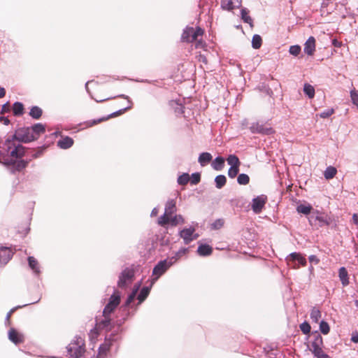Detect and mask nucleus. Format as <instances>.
Wrapping results in <instances>:
<instances>
[{
	"instance_id": "f257e3e1",
	"label": "nucleus",
	"mask_w": 358,
	"mask_h": 358,
	"mask_svg": "<svg viewBox=\"0 0 358 358\" xmlns=\"http://www.w3.org/2000/svg\"><path fill=\"white\" fill-rule=\"evenodd\" d=\"M2 149L6 154L3 164L10 167L13 173L22 171V134L20 129L5 141Z\"/></svg>"
},
{
	"instance_id": "f03ea898",
	"label": "nucleus",
	"mask_w": 358,
	"mask_h": 358,
	"mask_svg": "<svg viewBox=\"0 0 358 358\" xmlns=\"http://www.w3.org/2000/svg\"><path fill=\"white\" fill-rule=\"evenodd\" d=\"M120 301V296L119 295L113 294L108 303L106 306L103 311V316L104 318L101 320L96 319V327L99 329H108L110 325V314L115 310L119 305Z\"/></svg>"
},
{
	"instance_id": "7ed1b4c3",
	"label": "nucleus",
	"mask_w": 358,
	"mask_h": 358,
	"mask_svg": "<svg viewBox=\"0 0 358 358\" xmlns=\"http://www.w3.org/2000/svg\"><path fill=\"white\" fill-rule=\"evenodd\" d=\"M203 33V29L199 27L196 28L187 27L184 29L181 39L182 41L187 43L195 41L196 48H203L205 45V43L202 40L199 39V37L202 36Z\"/></svg>"
},
{
	"instance_id": "20e7f679",
	"label": "nucleus",
	"mask_w": 358,
	"mask_h": 358,
	"mask_svg": "<svg viewBox=\"0 0 358 358\" xmlns=\"http://www.w3.org/2000/svg\"><path fill=\"white\" fill-rule=\"evenodd\" d=\"M45 126L41 123L34 124L30 127L24 128V143L31 142L38 139L45 133Z\"/></svg>"
},
{
	"instance_id": "39448f33",
	"label": "nucleus",
	"mask_w": 358,
	"mask_h": 358,
	"mask_svg": "<svg viewBox=\"0 0 358 358\" xmlns=\"http://www.w3.org/2000/svg\"><path fill=\"white\" fill-rule=\"evenodd\" d=\"M67 351L73 358H80L85 352V341L80 336L75 337V339L68 345Z\"/></svg>"
},
{
	"instance_id": "423d86ee",
	"label": "nucleus",
	"mask_w": 358,
	"mask_h": 358,
	"mask_svg": "<svg viewBox=\"0 0 358 358\" xmlns=\"http://www.w3.org/2000/svg\"><path fill=\"white\" fill-rule=\"evenodd\" d=\"M175 261L173 259H166L158 262L154 267L152 271V275L154 278L152 280L150 287L173 264Z\"/></svg>"
},
{
	"instance_id": "0eeeda50",
	"label": "nucleus",
	"mask_w": 358,
	"mask_h": 358,
	"mask_svg": "<svg viewBox=\"0 0 358 358\" xmlns=\"http://www.w3.org/2000/svg\"><path fill=\"white\" fill-rule=\"evenodd\" d=\"M176 211V201L173 199L169 200L165 206L164 213L158 219V224L165 226L169 222V217L172 216Z\"/></svg>"
},
{
	"instance_id": "6e6552de",
	"label": "nucleus",
	"mask_w": 358,
	"mask_h": 358,
	"mask_svg": "<svg viewBox=\"0 0 358 358\" xmlns=\"http://www.w3.org/2000/svg\"><path fill=\"white\" fill-rule=\"evenodd\" d=\"M309 222L311 225H318L322 227L330 224V218L324 213L317 212L315 215L309 217Z\"/></svg>"
},
{
	"instance_id": "1a4fd4ad",
	"label": "nucleus",
	"mask_w": 358,
	"mask_h": 358,
	"mask_svg": "<svg viewBox=\"0 0 358 358\" xmlns=\"http://www.w3.org/2000/svg\"><path fill=\"white\" fill-rule=\"evenodd\" d=\"M134 276V271L132 268H127L120 274L118 280V286L123 287L131 283Z\"/></svg>"
},
{
	"instance_id": "9d476101",
	"label": "nucleus",
	"mask_w": 358,
	"mask_h": 358,
	"mask_svg": "<svg viewBox=\"0 0 358 358\" xmlns=\"http://www.w3.org/2000/svg\"><path fill=\"white\" fill-rule=\"evenodd\" d=\"M267 201V196L262 194L254 198L252 201V210L256 214L260 213Z\"/></svg>"
},
{
	"instance_id": "9b49d317",
	"label": "nucleus",
	"mask_w": 358,
	"mask_h": 358,
	"mask_svg": "<svg viewBox=\"0 0 358 358\" xmlns=\"http://www.w3.org/2000/svg\"><path fill=\"white\" fill-rule=\"evenodd\" d=\"M195 229L193 227L185 228L180 231V236L183 239L184 243L187 245L192 241L197 238L198 235L194 234Z\"/></svg>"
},
{
	"instance_id": "f8f14e48",
	"label": "nucleus",
	"mask_w": 358,
	"mask_h": 358,
	"mask_svg": "<svg viewBox=\"0 0 358 358\" xmlns=\"http://www.w3.org/2000/svg\"><path fill=\"white\" fill-rule=\"evenodd\" d=\"M250 129L252 134L269 135L273 133L271 127H265L264 124H259V122L253 123L250 126Z\"/></svg>"
},
{
	"instance_id": "ddd939ff",
	"label": "nucleus",
	"mask_w": 358,
	"mask_h": 358,
	"mask_svg": "<svg viewBox=\"0 0 358 358\" xmlns=\"http://www.w3.org/2000/svg\"><path fill=\"white\" fill-rule=\"evenodd\" d=\"M13 256L12 250L8 247H0V266L6 265Z\"/></svg>"
},
{
	"instance_id": "4468645a",
	"label": "nucleus",
	"mask_w": 358,
	"mask_h": 358,
	"mask_svg": "<svg viewBox=\"0 0 358 358\" xmlns=\"http://www.w3.org/2000/svg\"><path fill=\"white\" fill-rule=\"evenodd\" d=\"M241 6V0H222L221 8L226 10H232Z\"/></svg>"
},
{
	"instance_id": "2eb2a0df",
	"label": "nucleus",
	"mask_w": 358,
	"mask_h": 358,
	"mask_svg": "<svg viewBox=\"0 0 358 358\" xmlns=\"http://www.w3.org/2000/svg\"><path fill=\"white\" fill-rule=\"evenodd\" d=\"M304 52L308 55H313L315 51V39L313 36H310L306 41L303 48Z\"/></svg>"
},
{
	"instance_id": "dca6fc26",
	"label": "nucleus",
	"mask_w": 358,
	"mask_h": 358,
	"mask_svg": "<svg viewBox=\"0 0 358 358\" xmlns=\"http://www.w3.org/2000/svg\"><path fill=\"white\" fill-rule=\"evenodd\" d=\"M322 344V338L318 335L315 341L311 343L310 351L313 354L314 357L324 352L320 346Z\"/></svg>"
},
{
	"instance_id": "f3484780",
	"label": "nucleus",
	"mask_w": 358,
	"mask_h": 358,
	"mask_svg": "<svg viewBox=\"0 0 358 358\" xmlns=\"http://www.w3.org/2000/svg\"><path fill=\"white\" fill-rule=\"evenodd\" d=\"M286 260L288 261H297L299 264L302 266H306L307 261L304 256H303L299 252H292L289 255V256L286 258Z\"/></svg>"
},
{
	"instance_id": "a211bd4d",
	"label": "nucleus",
	"mask_w": 358,
	"mask_h": 358,
	"mask_svg": "<svg viewBox=\"0 0 358 358\" xmlns=\"http://www.w3.org/2000/svg\"><path fill=\"white\" fill-rule=\"evenodd\" d=\"M8 339L15 345H18L22 341V336L14 328H10L8 333Z\"/></svg>"
},
{
	"instance_id": "6ab92c4d",
	"label": "nucleus",
	"mask_w": 358,
	"mask_h": 358,
	"mask_svg": "<svg viewBox=\"0 0 358 358\" xmlns=\"http://www.w3.org/2000/svg\"><path fill=\"white\" fill-rule=\"evenodd\" d=\"M28 264L29 268L32 270L34 273L39 275L41 273L40 266L38 261L34 257H28Z\"/></svg>"
},
{
	"instance_id": "aec40b11",
	"label": "nucleus",
	"mask_w": 358,
	"mask_h": 358,
	"mask_svg": "<svg viewBox=\"0 0 358 358\" xmlns=\"http://www.w3.org/2000/svg\"><path fill=\"white\" fill-rule=\"evenodd\" d=\"M73 144V140L69 136H66L57 141V146L62 149H68L71 148Z\"/></svg>"
},
{
	"instance_id": "412c9836",
	"label": "nucleus",
	"mask_w": 358,
	"mask_h": 358,
	"mask_svg": "<svg viewBox=\"0 0 358 358\" xmlns=\"http://www.w3.org/2000/svg\"><path fill=\"white\" fill-rule=\"evenodd\" d=\"M338 276L343 286H347L349 284L348 273L345 267L339 268Z\"/></svg>"
},
{
	"instance_id": "4be33fe9",
	"label": "nucleus",
	"mask_w": 358,
	"mask_h": 358,
	"mask_svg": "<svg viewBox=\"0 0 358 358\" xmlns=\"http://www.w3.org/2000/svg\"><path fill=\"white\" fill-rule=\"evenodd\" d=\"M212 155L209 152H202L200 154L198 162L201 166H205L212 160Z\"/></svg>"
},
{
	"instance_id": "5701e85b",
	"label": "nucleus",
	"mask_w": 358,
	"mask_h": 358,
	"mask_svg": "<svg viewBox=\"0 0 358 358\" xmlns=\"http://www.w3.org/2000/svg\"><path fill=\"white\" fill-rule=\"evenodd\" d=\"M110 343L108 342V339L106 338L105 343L101 345L99 348L98 357L99 358H103L106 355L108 351L110 350Z\"/></svg>"
},
{
	"instance_id": "b1692460",
	"label": "nucleus",
	"mask_w": 358,
	"mask_h": 358,
	"mask_svg": "<svg viewBox=\"0 0 358 358\" xmlns=\"http://www.w3.org/2000/svg\"><path fill=\"white\" fill-rule=\"evenodd\" d=\"M212 248L206 244H201L197 248V252L200 256H208L212 253Z\"/></svg>"
},
{
	"instance_id": "393cba45",
	"label": "nucleus",
	"mask_w": 358,
	"mask_h": 358,
	"mask_svg": "<svg viewBox=\"0 0 358 358\" xmlns=\"http://www.w3.org/2000/svg\"><path fill=\"white\" fill-rule=\"evenodd\" d=\"M211 166L214 170L221 171L224 166V159L222 157H217L213 161Z\"/></svg>"
},
{
	"instance_id": "a878e982",
	"label": "nucleus",
	"mask_w": 358,
	"mask_h": 358,
	"mask_svg": "<svg viewBox=\"0 0 358 358\" xmlns=\"http://www.w3.org/2000/svg\"><path fill=\"white\" fill-rule=\"evenodd\" d=\"M185 223V220L181 215H176L174 216L169 217V222L171 226H176L179 224Z\"/></svg>"
},
{
	"instance_id": "bb28decb",
	"label": "nucleus",
	"mask_w": 358,
	"mask_h": 358,
	"mask_svg": "<svg viewBox=\"0 0 358 358\" xmlns=\"http://www.w3.org/2000/svg\"><path fill=\"white\" fill-rule=\"evenodd\" d=\"M322 314L320 310L316 308L313 307L310 312V319L312 322L315 323H318L320 319L321 318Z\"/></svg>"
},
{
	"instance_id": "cd10ccee",
	"label": "nucleus",
	"mask_w": 358,
	"mask_h": 358,
	"mask_svg": "<svg viewBox=\"0 0 358 358\" xmlns=\"http://www.w3.org/2000/svg\"><path fill=\"white\" fill-rule=\"evenodd\" d=\"M303 92L308 96L309 99H313L315 96V88L313 85L308 83L304 84Z\"/></svg>"
},
{
	"instance_id": "c85d7f7f",
	"label": "nucleus",
	"mask_w": 358,
	"mask_h": 358,
	"mask_svg": "<svg viewBox=\"0 0 358 358\" xmlns=\"http://www.w3.org/2000/svg\"><path fill=\"white\" fill-rule=\"evenodd\" d=\"M42 109L38 106H33L30 111H29V115L36 120L39 119L42 115Z\"/></svg>"
},
{
	"instance_id": "c756f323",
	"label": "nucleus",
	"mask_w": 358,
	"mask_h": 358,
	"mask_svg": "<svg viewBox=\"0 0 358 358\" xmlns=\"http://www.w3.org/2000/svg\"><path fill=\"white\" fill-rule=\"evenodd\" d=\"M336 169L334 166H330L325 169L324 172V176L326 179L329 180L333 178L336 174Z\"/></svg>"
},
{
	"instance_id": "7c9ffc66",
	"label": "nucleus",
	"mask_w": 358,
	"mask_h": 358,
	"mask_svg": "<svg viewBox=\"0 0 358 358\" xmlns=\"http://www.w3.org/2000/svg\"><path fill=\"white\" fill-rule=\"evenodd\" d=\"M227 182V178L224 175H219L215 177V182L216 187L218 189H221L223 187Z\"/></svg>"
},
{
	"instance_id": "2f4dec72",
	"label": "nucleus",
	"mask_w": 358,
	"mask_h": 358,
	"mask_svg": "<svg viewBox=\"0 0 358 358\" xmlns=\"http://www.w3.org/2000/svg\"><path fill=\"white\" fill-rule=\"evenodd\" d=\"M312 206L310 205L300 204L297 206L296 210L299 213L308 215L310 213Z\"/></svg>"
},
{
	"instance_id": "473e14b6",
	"label": "nucleus",
	"mask_w": 358,
	"mask_h": 358,
	"mask_svg": "<svg viewBox=\"0 0 358 358\" xmlns=\"http://www.w3.org/2000/svg\"><path fill=\"white\" fill-rule=\"evenodd\" d=\"M227 163L230 166H236L241 165V162L235 155H230L227 159Z\"/></svg>"
},
{
	"instance_id": "72a5a7b5",
	"label": "nucleus",
	"mask_w": 358,
	"mask_h": 358,
	"mask_svg": "<svg viewBox=\"0 0 358 358\" xmlns=\"http://www.w3.org/2000/svg\"><path fill=\"white\" fill-rule=\"evenodd\" d=\"M249 11L247 8H242L241 10V18L242 20L250 24L251 27H252V18L248 15Z\"/></svg>"
},
{
	"instance_id": "f704fd0d",
	"label": "nucleus",
	"mask_w": 358,
	"mask_h": 358,
	"mask_svg": "<svg viewBox=\"0 0 358 358\" xmlns=\"http://www.w3.org/2000/svg\"><path fill=\"white\" fill-rule=\"evenodd\" d=\"M13 113L14 115L18 116L22 115V103L16 101L13 103Z\"/></svg>"
},
{
	"instance_id": "c9c22d12",
	"label": "nucleus",
	"mask_w": 358,
	"mask_h": 358,
	"mask_svg": "<svg viewBox=\"0 0 358 358\" xmlns=\"http://www.w3.org/2000/svg\"><path fill=\"white\" fill-rule=\"evenodd\" d=\"M150 291V287H144L141 290L140 294L138 296V299L140 303L143 302L146 297L148 296Z\"/></svg>"
},
{
	"instance_id": "e433bc0d",
	"label": "nucleus",
	"mask_w": 358,
	"mask_h": 358,
	"mask_svg": "<svg viewBox=\"0 0 358 358\" xmlns=\"http://www.w3.org/2000/svg\"><path fill=\"white\" fill-rule=\"evenodd\" d=\"M262 40L259 35H258V34L254 35L252 37V48L255 49L259 48L262 45Z\"/></svg>"
},
{
	"instance_id": "4c0bfd02",
	"label": "nucleus",
	"mask_w": 358,
	"mask_h": 358,
	"mask_svg": "<svg viewBox=\"0 0 358 358\" xmlns=\"http://www.w3.org/2000/svg\"><path fill=\"white\" fill-rule=\"evenodd\" d=\"M237 182L239 185H245L249 183L250 178L245 173H241L238 176Z\"/></svg>"
},
{
	"instance_id": "58836bf2",
	"label": "nucleus",
	"mask_w": 358,
	"mask_h": 358,
	"mask_svg": "<svg viewBox=\"0 0 358 358\" xmlns=\"http://www.w3.org/2000/svg\"><path fill=\"white\" fill-rule=\"evenodd\" d=\"M320 330L322 334L327 335L329 333L330 327L329 324L325 321H321L320 323Z\"/></svg>"
},
{
	"instance_id": "ea45409f",
	"label": "nucleus",
	"mask_w": 358,
	"mask_h": 358,
	"mask_svg": "<svg viewBox=\"0 0 358 358\" xmlns=\"http://www.w3.org/2000/svg\"><path fill=\"white\" fill-rule=\"evenodd\" d=\"M301 48L298 45H291L289 49V52L293 56H298L301 52Z\"/></svg>"
},
{
	"instance_id": "a19ab883",
	"label": "nucleus",
	"mask_w": 358,
	"mask_h": 358,
	"mask_svg": "<svg viewBox=\"0 0 358 358\" xmlns=\"http://www.w3.org/2000/svg\"><path fill=\"white\" fill-rule=\"evenodd\" d=\"M239 166H230L228 170V176L229 178H234L237 176L239 171Z\"/></svg>"
},
{
	"instance_id": "79ce46f5",
	"label": "nucleus",
	"mask_w": 358,
	"mask_h": 358,
	"mask_svg": "<svg viewBox=\"0 0 358 358\" xmlns=\"http://www.w3.org/2000/svg\"><path fill=\"white\" fill-rule=\"evenodd\" d=\"M350 98L352 103L358 106V90L353 89L350 91Z\"/></svg>"
},
{
	"instance_id": "37998d69",
	"label": "nucleus",
	"mask_w": 358,
	"mask_h": 358,
	"mask_svg": "<svg viewBox=\"0 0 358 358\" xmlns=\"http://www.w3.org/2000/svg\"><path fill=\"white\" fill-rule=\"evenodd\" d=\"M189 180V176L188 173H183L178 178V182L180 185H186Z\"/></svg>"
},
{
	"instance_id": "c03bdc74",
	"label": "nucleus",
	"mask_w": 358,
	"mask_h": 358,
	"mask_svg": "<svg viewBox=\"0 0 358 358\" xmlns=\"http://www.w3.org/2000/svg\"><path fill=\"white\" fill-rule=\"evenodd\" d=\"M118 97H122V98H124V99H126L128 100V102L129 103V106H128L127 107H126L124 109H121L119 111L116 112V113H114L113 115H115L116 114H122L123 113L124 111H126L128 109H130L131 108V105H132V103L131 101L129 100V97L124 94H120L119 96H117Z\"/></svg>"
},
{
	"instance_id": "a18cd8bd",
	"label": "nucleus",
	"mask_w": 358,
	"mask_h": 358,
	"mask_svg": "<svg viewBox=\"0 0 358 358\" xmlns=\"http://www.w3.org/2000/svg\"><path fill=\"white\" fill-rule=\"evenodd\" d=\"M187 248H181L177 252L176 255L172 257L171 259H173V261H175V262H176V261L182 255H185L187 252Z\"/></svg>"
},
{
	"instance_id": "49530a36",
	"label": "nucleus",
	"mask_w": 358,
	"mask_h": 358,
	"mask_svg": "<svg viewBox=\"0 0 358 358\" xmlns=\"http://www.w3.org/2000/svg\"><path fill=\"white\" fill-rule=\"evenodd\" d=\"M300 329L304 334H308L310 333L311 327L307 322H303L300 324Z\"/></svg>"
},
{
	"instance_id": "de8ad7c7",
	"label": "nucleus",
	"mask_w": 358,
	"mask_h": 358,
	"mask_svg": "<svg viewBox=\"0 0 358 358\" xmlns=\"http://www.w3.org/2000/svg\"><path fill=\"white\" fill-rule=\"evenodd\" d=\"M334 113V110L333 108H328L320 114V117L321 118H327L330 117Z\"/></svg>"
},
{
	"instance_id": "09e8293b",
	"label": "nucleus",
	"mask_w": 358,
	"mask_h": 358,
	"mask_svg": "<svg viewBox=\"0 0 358 358\" xmlns=\"http://www.w3.org/2000/svg\"><path fill=\"white\" fill-rule=\"evenodd\" d=\"M200 179H201V176H200L199 173H193V174H192L191 183L192 185H196L197 183L199 182Z\"/></svg>"
},
{
	"instance_id": "8fccbe9b",
	"label": "nucleus",
	"mask_w": 358,
	"mask_h": 358,
	"mask_svg": "<svg viewBox=\"0 0 358 358\" xmlns=\"http://www.w3.org/2000/svg\"><path fill=\"white\" fill-rule=\"evenodd\" d=\"M223 224H224V221L221 219H218L212 224V227L213 229H217L221 228L223 226Z\"/></svg>"
},
{
	"instance_id": "3c124183",
	"label": "nucleus",
	"mask_w": 358,
	"mask_h": 358,
	"mask_svg": "<svg viewBox=\"0 0 358 358\" xmlns=\"http://www.w3.org/2000/svg\"><path fill=\"white\" fill-rule=\"evenodd\" d=\"M10 111V104L9 102L7 101L6 103L2 105L1 109V114H4Z\"/></svg>"
},
{
	"instance_id": "603ef678",
	"label": "nucleus",
	"mask_w": 358,
	"mask_h": 358,
	"mask_svg": "<svg viewBox=\"0 0 358 358\" xmlns=\"http://www.w3.org/2000/svg\"><path fill=\"white\" fill-rule=\"evenodd\" d=\"M308 260L310 263L315 264H317L320 262V259L314 255H310L308 257Z\"/></svg>"
},
{
	"instance_id": "864d4df0",
	"label": "nucleus",
	"mask_w": 358,
	"mask_h": 358,
	"mask_svg": "<svg viewBox=\"0 0 358 358\" xmlns=\"http://www.w3.org/2000/svg\"><path fill=\"white\" fill-rule=\"evenodd\" d=\"M136 296V295L135 294V292H131L129 295V296L126 301V306H129L134 300Z\"/></svg>"
},
{
	"instance_id": "5fc2aeb1",
	"label": "nucleus",
	"mask_w": 358,
	"mask_h": 358,
	"mask_svg": "<svg viewBox=\"0 0 358 358\" xmlns=\"http://www.w3.org/2000/svg\"><path fill=\"white\" fill-rule=\"evenodd\" d=\"M0 122H3L5 125H8L10 124V120L7 117L0 116Z\"/></svg>"
},
{
	"instance_id": "6e6d98bb",
	"label": "nucleus",
	"mask_w": 358,
	"mask_h": 358,
	"mask_svg": "<svg viewBox=\"0 0 358 358\" xmlns=\"http://www.w3.org/2000/svg\"><path fill=\"white\" fill-rule=\"evenodd\" d=\"M316 358H331L327 354H326L324 352L315 356Z\"/></svg>"
},
{
	"instance_id": "4d7b16f0",
	"label": "nucleus",
	"mask_w": 358,
	"mask_h": 358,
	"mask_svg": "<svg viewBox=\"0 0 358 358\" xmlns=\"http://www.w3.org/2000/svg\"><path fill=\"white\" fill-rule=\"evenodd\" d=\"M351 341L354 343H358V334H352Z\"/></svg>"
},
{
	"instance_id": "13d9d810",
	"label": "nucleus",
	"mask_w": 358,
	"mask_h": 358,
	"mask_svg": "<svg viewBox=\"0 0 358 358\" xmlns=\"http://www.w3.org/2000/svg\"><path fill=\"white\" fill-rule=\"evenodd\" d=\"M6 95V90L0 86V99L4 97Z\"/></svg>"
},
{
	"instance_id": "bf43d9fd",
	"label": "nucleus",
	"mask_w": 358,
	"mask_h": 358,
	"mask_svg": "<svg viewBox=\"0 0 358 358\" xmlns=\"http://www.w3.org/2000/svg\"><path fill=\"white\" fill-rule=\"evenodd\" d=\"M159 210L157 208H154L151 212V217L156 216L158 214Z\"/></svg>"
},
{
	"instance_id": "052dcab7",
	"label": "nucleus",
	"mask_w": 358,
	"mask_h": 358,
	"mask_svg": "<svg viewBox=\"0 0 358 358\" xmlns=\"http://www.w3.org/2000/svg\"><path fill=\"white\" fill-rule=\"evenodd\" d=\"M141 284H136L134 285L132 292H135V294L136 295L139 288H140Z\"/></svg>"
},
{
	"instance_id": "680f3d73",
	"label": "nucleus",
	"mask_w": 358,
	"mask_h": 358,
	"mask_svg": "<svg viewBox=\"0 0 358 358\" xmlns=\"http://www.w3.org/2000/svg\"><path fill=\"white\" fill-rule=\"evenodd\" d=\"M352 220H353V222H355V224L358 225V215L354 214L352 216Z\"/></svg>"
},
{
	"instance_id": "e2e57ef3",
	"label": "nucleus",
	"mask_w": 358,
	"mask_h": 358,
	"mask_svg": "<svg viewBox=\"0 0 358 358\" xmlns=\"http://www.w3.org/2000/svg\"><path fill=\"white\" fill-rule=\"evenodd\" d=\"M308 271L310 273V275H314V268L312 265H310L308 268Z\"/></svg>"
},
{
	"instance_id": "0e129e2a",
	"label": "nucleus",
	"mask_w": 358,
	"mask_h": 358,
	"mask_svg": "<svg viewBox=\"0 0 358 358\" xmlns=\"http://www.w3.org/2000/svg\"><path fill=\"white\" fill-rule=\"evenodd\" d=\"M21 307H22L21 306H17L16 307H14L12 309H10L9 310V312L11 313V314H13L17 309L20 308Z\"/></svg>"
},
{
	"instance_id": "69168bd1",
	"label": "nucleus",
	"mask_w": 358,
	"mask_h": 358,
	"mask_svg": "<svg viewBox=\"0 0 358 358\" xmlns=\"http://www.w3.org/2000/svg\"><path fill=\"white\" fill-rule=\"evenodd\" d=\"M11 315H12L11 313L8 312L6 316V320H9Z\"/></svg>"
},
{
	"instance_id": "338daca9",
	"label": "nucleus",
	"mask_w": 358,
	"mask_h": 358,
	"mask_svg": "<svg viewBox=\"0 0 358 358\" xmlns=\"http://www.w3.org/2000/svg\"><path fill=\"white\" fill-rule=\"evenodd\" d=\"M5 325L6 326H9L10 324V320H6V318H5Z\"/></svg>"
},
{
	"instance_id": "774afa93",
	"label": "nucleus",
	"mask_w": 358,
	"mask_h": 358,
	"mask_svg": "<svg viewBox=\"0 0 358 358\" xmlns=\"http://www.w3.org/2000/svg\"><path fill=\"white\" fill-rule=\"evenodd\" d=\"M101 120H103V119H99L98 120H94L91 125H93V124H96L98 122H100Z\"/></svg>"
}]
</instances>
